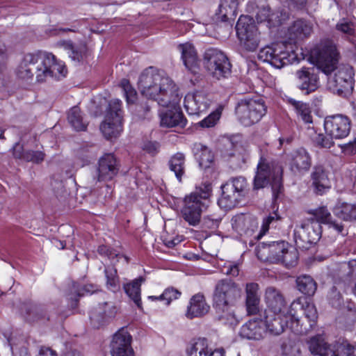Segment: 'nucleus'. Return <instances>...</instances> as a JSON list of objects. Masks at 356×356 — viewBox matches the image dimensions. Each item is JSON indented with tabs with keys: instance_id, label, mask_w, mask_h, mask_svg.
Listing matches in <instances>:
<instances>
[{
	"instance_id": "20",
	"label": "nucleus",
	"mask_w": 356,
	"mask_h": 356,
	"mask_svg": "<svg viewBox=\"0 0 356 356\" xmlns=\"http://www.w3.org/2000/svg\"><path fill=\"white\" fill-rule=\"evenodd\" d=\"M231 222L233 229L241 236H252L259 227L257 218L250 213L236 214Z\"/></svg>"
},
{
	"instance_id": "49",
	"label": "nucleus",
	"mask_w": 356,
	"mask_h": 356,
	"mask_svg": "<svg viewBox=\"0 0 356 356\" xmlns=\"http://www.w3.org/2000/svg\"><path fill=\"white\" fill-rule=\"evenodd\" d=\"M240 145L238 143H234L232 140H227L224 143V149L222 150L223 156L227 159L232 157L237 156L241 158L239 152Z\"/></svg>"
},
{
	"instance_id": "4",
	"label": "nucleus",
	"mask_w": 356,
	"mask_h": 356,
	"mask_svg": "<svg viewBox=\"0 0 356 356\" xmlns=\"http://www.w3.org/2000/svg\"><path fill=\"white\" fill-rule=\"evenodd\" d=\"M241 290L231 280H220L216 284L213 293V307L220 321L233 325L236 317L232 307L241 298Z\"/></svg>"
},
{
	"instance_id": "30",
	"label": "nucleus",
	"mask_w": 356,
	"mask_h": 356,
	"mask_svg": "<svg viewBox=\"0 0 356 356\" xmlns=\"http://www.w3.org/2000/svg\"><path fill=\"white\" fill-rule=\"evenodd\" d=\"M312 184L317 195H323L330 188L328 173L322 165H315L311 174Z\"/></svg>"
},
{
	"instance_id": "34",
	"label": "nucleus",
	"mask_w": 356,
	"mask_h": 356,
	"mask_svg": "<svg viewBox=\"0 0 356 356\" xmlns=\"http://www.w3.org/2000/svg\"><path fill=\"white\" fill-rule=\"evenodd\" d=\"M289 247V244L284 241H273L268 244L262 243L261 247L259 246V251L268 253L266 259L278 262L284 251Z\"/></svg>"
},
{
	"instance_id": "51",
	"label": "nucleus",
	"mask_w": 356,
	"mask_h": 356,
	"mask_svg": "<svg viewBox=\"0 0 356 356\" xmlns=\"http://www.w3.org/2000/svg\"><path fill=\"white\" fill-rule=\"evenodd\" d=\"M289 17V12L284 8L277 10L275 13H271L269 18L272 22V26H276L282 24Z\"/></svg>"
},
{
	"instance_id": "32",
	"label": "nucleus",
	"mask_w": 356,
	"mask_h": 356,
	"mask_svg": "<svg viewBox=\"0 0 356 356\" xmlns=\"http://www.w3.org/2000/svg\"><path fill=\"white\" fill-rule=\"evenodd\" d=\"M266 333L264 323L261 319L256 318L245 323L240 329V336L247 339L260 340Z\"/></svg>"
},
{
	"instance_id": "8",
	"label": "nucleus",
	"mask_w": 356,
	"mask_h": 356,
	"mask_svg": "<svg viewBox=\"0 0 356 356\" xmlns=\"http://www.w3.org/2000/svg\"><path fill=\"white\" fill-rule=\"evenodd\" d=\"M248 183L245 177H237L222 185V195L218 201L220 208L229 210L239 204L245 196Z\"/></svg>"
},
{
	"instance_id": "25",
	"label": "nucleus",
	"mask_w": 356,
	"mask_h": 356,
	"mask_svg": "<svg viewBox=\"0 0 356 356\" xmlns=\"http://www.w3.org/2000/svg\"><path fill=\"white\" fill-rule=\"evenodd\" d=\"M179 103V102L168 105L166 107H171V108L160 114L161 127L170 128L175 127H184L186 126V119L180 107L178 106Z\"/></svg>"
},
{
	"instance_id": "40",
	"label": "nucleus",
	"mask_w": 356,
	"mask_h": 356,
	"mask_svg": "<svg viewBox=\"0 0 356 356\" xmlns=\"http://www.w3.org/2000/svg\"><path fill=\"white\" fill-rule=\"evenodd\" d=\"M288 103L291 105L298 116L305 123H312V116L311 114V108L309 105L301 101H297L293 98L287 99Z\"/></svg>"
},
{
	"instance_id": "53",
	"label": "nucleus",
	"mask_w": 356,
	"mask_h": 356,
	"mask_svg": "<svg viewBox=\"0 0 356 356\" xmlns=\"http://www.w3.org/2000/svg\"><path fill=\"white\" fill-rule=\"evenodd\" d=\"M334 138L330 137L327 134L325 136L323 134H316L313 138V142L316 146L321 148H330L334 145Z\"/></svg>"
},
{
	"instance_id": "6",
	"label": "nucleus",
	"mask_w": 356,
	"mask_h": 356,
	"mask_svg": "<svg viewBox=\"0 0 356 356\" xmlns=\"http://www.w3.org/2000/svg\"><path fill=\"white\" fill-rule=\"evenodd\" d=\"M282 173L283 169L279 163L261 157L254 179V188L260 189L270 184L273 199L276 200L283 188Z\"/></svg>"
},
{
	"instance_id": "31",
	"label": "nucleus",
	"mask_w": 356,
	"mask_h": 356,
	"mask_svg": "<svg viewBox=\"0 0 356 356\" xmlns=\"http://www.w3.org/2000/svg\"><path fill=\"white\" fill-rule=\"evenodd\" d=\"M209 309L210 307L206 302L204 296L201 293H197L190 299L185 315L188 319L200 318L207 314Z\"/></svg>"
},
{
	"instance_id": "12",
	"label": "nucleus",
	"mask_w": 356,
	"mask_h": 356,
	"mask_svg": "<svg viewBox=\"0 0 356 356\" xmlns=\"http://www.w3.org/2000/svg\"><path fill=\"white\" fill-rule=\"evenodd\" d=\"M236 31L241 43L248 51H253L258 47L259 33L251 17L241 15L236 23Z\"/></svg>"
},
{
	"instance_id": "17",
	"label": "nucleus",
	"mask_w": 356,
	"mask_h": 356,
	"mask_svg": "<svg viewBox=\"0 0 356 356\" xmlns=\"http://www.w3.org/2000/svg\"><path fill=\"white\" fill-rule=\"evenodd\" d=\"M288 163L294 175H304L312 166V156L306 149L300 147L288 155Z\"/></svg>"
},
{
	"instance_id": "14",
	"label": "nucleus",
	"mask_w": 356,
	"mask_h": 356,
	"mask_svg": "<svg viewBox=\"0 0 356 356\" xmlns=\"http://www.w3.org/2000/svg\"><path fill=\"white\" fill-rule=\"evenodd\" d=\"M305 317L300 319L296 313L291 312V315L287 316L291 318L290 330L296 334H305L310 331L316 323L318 313L313 304H307L303 308Z\"/></svg>"
},
{
	"instance_id": "59",
	"label": "nucleus",
	"mask_w": 356,
	"mask_h": 356,
	"mask_svg": "<svg viewBox=\"0 0 356 356\" xmlns=\"http://www.w3.org/2000/svg\"><path fill=\"white\" fill-rule=\"evenodd\" d=\"M284 6H286L289 10L302 9L307 3V0H281Z\"/></svg>"
},
{
	"instance_id": "46",
	"label": "nucleus",
	"mask_w": 356,
	"mask_h": 356,
	"mask_svg": "<svg viewBox=\"0 0 356 356\" xmlns=\"http://www.w3.org/2000/svg\"><path fill=\"white\" fill-rule=\"evenodd\" d=\"M298 259V252L293 247L289 245L284 251L278 262H282L286 267L291 268L296 265Z\"/></svg>"
},
{
	"instance_id": "45",
	"label": "nucleus",
	"mask_w": 356,
	"mask_h": 356,
	"mask_svg": "<svg viewBox=\"0 0 356 356\" xmlns=\"http://www.w3.org/2000/svg\"><path fill=\"white\" fill-rule=\"evenodd\" d=\"M154 100H144L136 104L134 108V113L136 116L141 120L149 119L152 117V106Z\"/></svg>"
},
{
	"instance_id": "16",
	"label": "nucleus",
	"mask_w": 356,
	"mask_h": 356,
	"mask_svg": "<svg viewBox=\"0 0 356 356\" xmlns=\"http://www.w3.org/2000/svg\"><path fill=\"white\" fill-rule=\"evenodd\" d=\"M350 120L343 115L327 116L324 121L326 134L334 139L347 137L350 131Z\"/></svg>"
},
{
	"instance_id": "43",
	"label": "nucleus",
	"mask_w": 356,
	"mask_h": 356,
	"mask_svg": "<svg viewBox=\"0 0 356 356\" xmlns=\"http://www.w3.org/2000/svg\"><path fill=\"white\" fill-rule=\"evenodd\" d=\"M209 344L204 338H200L191 343L187 349L188 356H208Z\"/></svg>"
},
{
	"instance_id": "50",
	"label": "nucleus",
	"mask_w": 356,
	"mask_h": 356,
	"mask_svg": "<svg viewBox=\"0 0 356 356\" xmlns=\"http://www.w3.org/2000/svg\"><path fill=\"white\" fill-rule=\"evenodd\" d=\"M120 87L124 92L127 104L135 103L137 99V92L130 84L129 81L125 79H122L120 82Z\"/></svg>"
},
{
	"instance_id": "61",
	"label": "nucleus",
	"mask_w": 356,
	"mask_h": 356,
	"mask_svg": "<svg viewBox=\"0 0 356 356\" xmlns=\"http://www.w3.org/2000/svg\"><path fill=\"white\" fill-rule=\"evenodd\" d=\"M225 269H226L225 271V274L232 275L233 277L238 276L240 271L238 264H232L231 262L229 263L227 266L225 267Z\"/></svg>"
},
{
	"instance_id": "9",
	"label": "nucleus",
	"mask_w": 356,
	"mask_h": 356,
	"mask_svg": "<svg viewBox=\"0 0 356 356\" xmlns=\"http://www.w3.org/2000/svg\"><path fill=\"white\" fill-rule=\"evenodd\" d=\"M203 64L208 74L214 79L228 78L232 73V65L227 56L220 50L207 49L203 56Z\"/></svg>"
},
{
	"instance_id": "62",
	"label": "nucleus",
	"mask_w": 356,
	"mask_h": 356,
	"mask_svg": "<svg viewBox=\"0 0 356 356\" xmlns=\"http://www.w3.org/2000/svg\"><path fill=\"white\" fill-rule=\"evenodd\" d=\"M13 154L15 159H22L25 161L24 156L26 155V151H24L23 147L19 144L16 143L13 148Z\"/></svg>"
},
{
	"instance_id": "29",
	"label": "nucleus",
	"mask_w": 356,
	"mask_h": 356,
	"mask_svg": "<svg viewBox=\"0 0 356 356\" xmlns=\"http://www.w3.org/2000/svg\"><path fill=\"white\" fill-rule=\"evenodd\" d=\"M245 307L248 315H256L260 311L259 286L257 283L245 284Z\"/></svg>"
},
{
	"instance_id": "60",
	"label": "nucleus",
	"mask_w": 356,
	"mask_h": 356,
	"mask_svg": "<svg viewBox=\"0 0 356 356\" xmlns=\"http://www.w3.org/2000/svg\"><path fill=\"white\" fill-rule=\"evenodd\" d=\"M275 220V217L274 216H269L266 219H264L263 221L261 229L259 231V232L254 236V238L257 240L260 239L262 237V236L264 235L266 232H268L269 229V225Z\"/></svg>"
},
{
	"instance_id": "5",
	"label": "nucleus",
	"mask_w": 356,
	"mask_h": 356,
	"mask_svg": "<svg viewBox=\"0 0 356 356\" xmlns=\"http://www.w3.org/2000/svg\"><path fill=\"white\" fill-rule=\"evenodd\" d=\"M211 186L197 188L185 196L180 215L189 225L195 227L201 222L202 214L207 210L211 203Z\"/></svg>"
},
{
	"instance_id": "57",
	"label": "nucleus",
	"mask_w": 356,
	"mask_h": 356,
	"mask_svg": "<svg viewBox=\"0 0 356 356\" xmlns=\"http://www.w3.org/2000/svg\"><path fill=\"white\" fill-rule=\"evenodd\" d=\"M44 153L42 151L27 150L26 151V155L24 157L26 161H31L38 163L44 160Z\"/></svg>"
},
{
	"instance_id": "23",
	"label": "nucleus",
	"mask_w": 356,
	"mask_h": 356,
	"mask_svg": "<svg viewBox=\"0 0 356 356\" xmlns=\"http://www.w3.org/2000/svg\"><path fill=\"white\" fill-rule=\"evenodd\" d=\"M264 300L270 313L279 314L289 312L283 293L275 286H268L266 289Z\"/></svg>"
},
{
	"instance_id": "48",
	"label": "nucleus",
	"mask_w": 356,
	"mask_h": 356,
	"mask_svg": "<svg viewBox=\"0 0 356 356\" xmlns=\"http://www.w3.org/2000/svg\"><path fill=\"white\" fill-rule=\"evenodd\" d=\"M106 277V284L112 291H116L120 287L119 277L117 270L113 266H106L104 270Z\"/></svg>"
},
{
	"instance_id": "42",
	"label": "nucleus",
	"mask_w": 356,
	"mask_h": 356,
	"mask_svg": "<svg viewBox=\"0 0 356 356\" xmlns=\"http://www.w3.org/2000/svg\"><path fill=\"white\" fill-rule=\"evenodd\" d=\"M67 120L76 131L86 129L87 124L83 121L81 110L78 106H74L69 111Z\"/></svg>"
},
{
	"instance_id": "15",
	"label": "nucleus",
	"mask_w": 356,
	"mask_h": 356,
	"mask_svg": "<svg viewBox=\"0 0 356 356\" xmlns=\"http://www.w3.org/2000/svg\"><path fill=\"white\" fill-rule=\"evenodd\" d=\"M299 302L293 301L289 307V312L286 313L275 314L268 312L266 316L264 323V328L266 332H268L272 335H280L286 327L290 328L291 318L287 316L291 315V312L294 310V307L299 305Z\"/></svg>"
},
{
	"instance_id": "39",
	"label": "nucleus",
	"mask_w": 356,
	"mask_h": 356,
	"mask_svg": "<svg viewBox=\"0 0 356 356\" xmlns=\"http://www.w3.org/2000/svg\"><path fill=\"white\" fill-rule=\"evenodd\" d=\"M170 170L175 175L177 180L181 182L185 174V156L178 152L174 154L168 161Z\"/></svg>"
},
{
	"instance_id": "56",
	"label": "nucleus",
	"mask_w": 356,
	"mask_h": 356,
	"mask_svg": "<svg viewBox=\"0 0 356 356\" xmlns=\"http://www.w3.org/2000/svg\"><path fill=\"white\" fill-rule=\"evenodd\" d=\"M181 292L174 287H168L164 290L160 298L166 301V305H169L173 300L179 298Z\"/></svg>"
},
{
	"instance_id": "41",
	"label": "nucleus",
	"mask_w": 356,
	"mask_h": 356,
	"mask_svg": "<svg viewBox=\"0 0 356 356\" xmlns=\"http://www.w3.org/2000/svg\"><path fill=\"white\" fill-rule=\"evenodd\" d=\"M296 286L299 291L308 296H313L317 289L316 282L311 276L307 275L297 277Z\"/></svg>"
},
{
	"instance_id": "28",
	"label": "nucleus",
	"mask_w": 356,
	"mask_h": 356,
	"mask_svg": "<svg viewBox=\"0 0 356 356\" xmlns=\"http://www.w3.org/2000/svg\"><path fill=\"white\" fill-rule=\"evenodd\" d=\"M307 213L312 216V217L308 218L309 220H317L321 225L322 223L328 225L330 228H333L338 233L343 234L344 230L343 224L337 220H333L326 207L311 209Z\"/></svg>"
},
{
	"instance_id": "24",
	"label": "nucleus",
	"mask_w": 356,
	"mask_h": 356,
	"mask_svg": "<svg viewBox=\"0 0 356 356\" xmlns=\"http://www.w3.org/2000/svg\"><path fill=\"white\" fill-rule=\"evenodd\" d=\"M298 238L305 244H315L321 237L322 227L317 220H304L297 230Z\"/></svg>"
},
{
	"instance_id": "33",
	"label": "nucleus",
	"mask_w": 356,
	"mask_h": 356,
	"mask_svg": "<svg viewBox=\"0 0 356 356\" xmlns=\"http://www.w3.org/2000/svg\"><path fill=\"white\" fill-rule=\"evenodd\" d=\"M56 44L67 51L69 57L75 63L81 62L86 55L87 47L85 44H75L71 40H60Z\"/></svg>"
},
{
	"instance_id": "36",
	"label": "nucleus",
	"mask_w": 356,
	"mask_h": 356,
	"mask_svg": "<svg viewBox=\"0 0 356 356\" xmlns=\"http://www.w3.org/2000/svg\"><path fill=\"white\" fill-rule=\"evenodd\" d=\"M313 30L312 24L305 20L299 19L289 29L291 39L303 40L310 35Z\"/></svg>"
},
{
	"instance_id": "22",
	"label": "nucleus",
	"mask_w": 356,
	"mask_h": 356,
	"mask_svg": "<svg viewBox=\"0 0 356 356\" xmlns=\"http://www.w3.org/2000/svg\"><path fill=\"white\" fill-rule=\"evenodd\" d=\"M117 313L116 307L111 302H105L94 308L90 314L91 324L99 328L113 319Z\"/></svg>"
},
{
	"instance_id": "35",
	"label": "nucleus",
	"mask_w": 356,
	"mask_h": 356,
	"mask_svg": "<svg viewBox=\"0 0 356 356\" xmlns=\"http://www.w3.org/2000/svg\"><path fill=\"white\" fill-rule=\"evenodd\" d=\"M332 212L335 217L343 221H356V204L338 202Z\"/></svg>"
},
{
	"instance_id": "37",
	"label": "nucleus",
	"mask_w": 356,
	"mask_h": 356,
	"mask_svg": "<svg viewBox=\"0 0 356 356\" xmlns=\"http://www.w3.org/2000/svg\"><path fill=\"white\" fill-rule=\"evenodd\" d=\"M145 282L142 276L134 280L132 282L125 284L123 289L126 294L134 301L138 308H141L142 302L140 299V286Z\"/></svg>"
},
{
	"instance_id": "38",
	"label": "nucleus",
	"mask_w": 356,
	"mask_h": 356,
	"mask_svg": "<svg viewBox=\"0 0 356 356\" xmlns=\"http://www.w3.org/2000/svg\"><path fill=\"white\" fill-rule=\"evenodd\" d=\"M237 6V0H222L216 15L223 22L234 19L236 15Z\"/></svg>"
},
{
	"instance_id": "64",
	"label": "nucleus",
	"mask_w": 356,
	"mask_h": 356,
	"mask_svg": "<svg viewBox=\"0 0 356 356\" xmlns=\"http://www.w3.org/2000/svg\"><path fill=\"white\" fill-rule=\"evenodd\" d=\"M341 148L343 152L349 154H356V139H355L353 141H350L346 144H344Z\"/></svg>"
},
{
	"instance_id": "10",
	"label": "nucleus",
	"mask_w": 356,
	"mask_h": 356,
	"mask_svg": "<svg viewBox=\"0 0 356 356\" xmlns=\"http://www.w3.org/2000/svg\"><path fill=\"white\" fill-rule=\"evenodd\" d=\"M266 113V106L261 98L242 99L235 108L238 120L245 127L259 122Z\"/></svg>"
},
{
	"instance_id": "11",
	"label": "nucleus",
	"mask_w": 356,
	"mask_h": 356,
	"mask_svg": "<svg viewBox=\"0 0 356 356\" xmlns=\"http://www.w3.org/2000/svg\"><path fill=\"white\" fill-rule=\"evenodd\" d=\"M123 111L122 102L118 99L109 102L104 121L100 129L107 139L117 138L122 131Z\"/></svg>"
},
{
	"instance_id": "18",
	"label": "nucleus",
	"mask_w": 356,
	"mask_h": 356,
	"mask_svg": "<svg viewBox=\"0 0 356 356\" xmlns=\"http://www.w3.org/2000/svg\"><path fill=\"white\" fill-rule=\"evenodd\" d=\"M132 337L127 330H119L113 337L111 343L112 356H135L131 347Z\"/></svg>"
},
{
	"instance_id": "3",
	"label": "nucleus",
	"mask_w": 356,
	"mask_h": 356,
	"mask_svg": "<svg viewBox=\"0 0 356 356\" xmlns=\"http://www.w3.org/2000/svg\"><path fill=\"white\" fill-rule=\"evenodd\" d=\"M138 85L143 95L156 102L161 106L180 102L178 88L173 81L161 74L153 67L141 73Z\"/></svg>"
},
{
	"instance_id": "54",
	"label": "nucleus",
	"mask_w": 356,
	"mask_h": 356,
	"mask_svg": "<svg viewBox=\"0 0 356 356\" xmlns=\"http://www.w3.org/2000/svg\"><path fill=\"white\" fill-rule=\"evenodd\" d=\"M222 218L220 216L207 215L203 218L202 227L205 229H216L218 227Z\"/></svg>"
},
{
	"instance_id": "26",
	"label": "nucleus",
	"mask_w": 356,
	"mask_h": 356,
	"mask_svg": "<svg viewBox=\"0 0 356 356\" xmlns=\"http://www.w3.org/2000/svg\"><path fill=\"white\" fill-rule=\"evenodd\" d=\"M178 49L181 52V59L186 68L193 74L197 73L200 60L194 45L191 42L179 44Z\"/></svg>"
},
{
	"instance_id": "52",
	"label": "nucleus",
	"mask_w": 356,
	"mask_h": 356,
	"mask_svg": "<svg viewBox=\"0 0 356 356\" xmlns=\"http://www.w3.org/2000/svg\"><path fill=\"white\" fill-rule=\"evenodd\" d=\"M336 29L348 35H352L355 33V24L349 19L343 18L336 25Z\"/></svg>"
},
{
	"instance_id": "7",
	"label": "nucleus",
	"mask_w": 356,
	"mask_h": 356,
	"mask_svg": "<svg viewBox=\"0 0 356 356\" xmlns=\"http://www.w3.org/2000/svg\"><path fill=\"white\" fill-rule=\"evenodd\" d=\"M259 60L270 63L275 68L280 69L286 65L299 62L305 58L302 49H296L290 53L284 50V46L273 43L262 48L258 54Z\"/></svg>"
},
{
	"instance_id": "44",
	"label": "nucleus",
	"mask_w": 356,
	"mask_h": 356,
	"mask_svg": "<svg viewBox=\"0 0 356 356\" xmlns=\"http://www.w3.org/2000/svg\"><path fill=\"white\" fill-rule=\"evenodd\" d=\"M341 283L332 286L327 295L329 303L337 309L341 307L343 304V298L341 293Z\"/></svg>"
},
{
	"instance_id": "55",
	"label": "nucleus",
	"mask_w": 356,
	"mask_h": 356,
	"mask_svg": "<svg viewBox=\"0 0 356 356\" xmlns=\"http://www.w3.org/2000/svg\"><path fill=\"white\" fill-rule=\"evenodd\" d=\"M220 117V112L216 111L210 113L207 118L199 122L202 127L210 128L215 126Z\"/></svg>"
},
{
	"instance_id": "13",
	"label": "nucleus",
	"mask_w": 356,
	"mask_h": 356,
	"mask_svg": "<svg viewBox=\"0 0 356 356\" xmlns=\"http://www.w3.org/2000/svg\"><path fill=\"white\" fill-rule=\"evenodd\" d=\"M307 343L309 351L314 355L350 356V354L345 343L330 344L320 334L311 337Z\"/></svg>"
},
{
	"instance_id": "1",
	"label": "nucleus",
	"mask_w": 356,
	"mask_h": 356,
	"mask_svg": "<svg viewBox=\"0 0 356 356\" xmlns=\"http://www.w3.org/2000/svg\"><path fill=\"white\" fill-rule=\"evenodd\" d=\"M339 52L336 46L329 40L321 42L311 49L308 60L316 67H303L297 70L298 88L305 95L316 91L319 87L318 70L328 75L335 69L339 62Z\"/></svg>"
},
{
	"instance_id": "63",
	"label": "nucleus",
	"mask_w": 356,
	"mask_h": 356,
	"mask_svg": "<svg viewBox=\"0 0 356 356\" xmlns=\"http://www.w3.org/2000/svg\"><path fill=\"white\" fill-rule=\"evenodd\" d=\"M97 252L102 255H106L109 259H113L115 257H118V254L115 252H113L112 250L106 245H100L98 248Z\"/></svg>"
},
{
	"instance_id": "58",
	"label": "nucleus",
	"mask_w": 356,
	"mask_h": 356,
	"mask_svg": "<svg viewBox=\"0 0 356 356\" xmlns=\"http://www.w3.org/2000/svg\"><path fill=\"white\" fill-rule=\"evenodd\" d=\"M270 16L271 14L270 9L267 8H262L259 10L255 17L258 23H262L263 22L267 21L268 24L272 26V22L269 20Z\"/></svg>"
},
{
	"instance_id": "19",
	"label": "nucleus",
	"mask_w": 356,
	"mask_h": 356,
	"mask_svg": "<svg viewBox=\"0 0 356 356\" xmlns=\"http://www.w3.org/2000/svg\"><path fill=\"white\" fill-rule=\"evenodd\" d=\"M120 170L119 161L113 154H105L99 158L97 167V181H107L117 176Z\"/></svg>"
},
{
	"instance_id": "27",
	"label": "nucleus",
	"mask_w": 356,
	"mask_h": 356,
	"mask_svg": "<svg viewBox=\"0 0 356 356\" xmlns=\"http://www.w3.org/2000/svg\"><path fill=\"white\" fill-rule=\"evenodd\" d=\"M209 100L202 92L188 94L184 98V106L189 115H200L207 110Z\"/></svg>"
},
{
	"instance_id": "21",
	"label": "nucleus",
	"mask_w": 356,
	"mask_h": 356,
	"mask_svg": "<svg viewBox=\"0 0 356 356\" xmlns=\"http://www.w3.org/2000/svg\"><path fill=\"white\" fill-rule=\"evenodd\" d=\"M353 73L350 67L343 66L337 70L332 81L334 90L342 97H347L353 90Z\"/></svg>"
},
{
	"instance_id": "2",
	"label": "nucleus",
	"mask_w": 356,
	"mask_h": 356,
	"mask_svg": "<svg viewBox=\"0 0 356 356\" xmlns=\"http://www.w3.org/2000/svg\"><path fill=\"white\" fill-rule=\"evenodd\" d=\"M67 73L65 64L58 60L54 54L46 51L26 54L16 70L19 79L32 80L35 75L38 82L46 81L49 78L60 80Z\"/></svg>"
},
{
	"instance_id": "47",
	"label": "nucleus",
	"mask_w": 356,
	"mask_h": 356,
	"mask_svg": "<svg viewBox=\"0 0 356 356\" xmlns=\"http://www.w3.org/2000/svg\"><path fill=\"white\" fill-rule=\"evenodd\" d=\"M196 157L199 165L203 168H209L214 158L212 152L205 146L201 147L200 149L196 153Z\"/></svg>"
}]
</instances>
